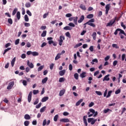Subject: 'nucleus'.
Wrapping results in <instances>:
<instances>
[{"label": "nucleus", "mask_w": 126, "mask_h": 126, "mask_svg": "<svg viewBox=\"0 0 126 126\" xmlns=\"http://www.w3.org/2000/svg\"><path fill=\"white\" fill-rule=\"evenodd\" d=\"M93 22H95V19H92L90 20L88 22L84 24V25H86V24H88V25H90V26H92V27H95L96 25H94Z\"/></svg>", "instance_id": "obj_1"}, {"label": "nucleus", "mask_w": 126, "mask_h": 126, "mask_svg": "<svg viewBox=\"0 0 126 126\" xmlns=\"http://www.w3.org/2000/svg\"><path fill=\"white\" fill-rule=\"evenodd\" d=\"M96 122H97V119H94L93 118H90L88 119V123H91V125H94V124H95Z\"/></svg>", "instance_id": "obj_2"}, {"label": "nucleus", "mask_w": 126, "mask_h": 126, "mask_svg": "<svg viewBox=\"0 0 126 126\" xmlns=\"http://www.w3.org/2000/svg\"><path fill=\"white\" fill-rule=\"evenodd\" d=\"M119 35L121 37V39H124V38H125V37L124 36V35H122V34H123V35H125V36H126V32H125V31H124L123 30L119 29Z\"/></svg>", "instance_id": "obj_3"}, {"label": "nucleus", "mask_w": 126, "mask_h": 126, "mask_svg": "<svg viewBox=\"0 0 126 126\" xmlns=\"http://www.w3.org/2000/svg\"><path fill=\"white\" fill-rule=\"evenodd\" d=\"M64 39V36H63V35H61L60 36V39L59 40V44L60 46H62V45H63V43Z\"/></svg>", "instance_id": "obj_4"}, {"label": "nucleus", "mask_w": 126, "mask_h": 126, "mask_svg": "<svg viewBox=\"0 0 126 126\" xmlns=\"http://www.w3.org/2000/svg\"><path fill=\"white\" fill-rule=\"evenodd\" d=\"M14 85V82L12 81L10 82L8 86L7 87V89H8V90H10V89H12V87H13Z\"/></svg>", "instance_id": "obj_5"}, {"label": "nucleus", "mask_w": 126, "mask_h": 126, "mask_svg": "<svg viewBox=\"0 0 126 126\" xmlns=\"http://www.w3.org/2000/svg\"><path fill=\"white\" fill-rule=\"evenodd\" d=\"M50 123H51V121H50V120H49L47 121V120L44 119L42 123V126H46H46H49V125H50Z\"/></svg>", "instance_id": "obj_6"}, {"label": "nucleus", "mask_w": 126, "mask_h": 126, "mask_svg": "<svg viewBox=\"0 0 126 126\" xmlns=\"http://www.w3.org/2000/svg\"><path fill=\"white\" fill-rule=\"evenodd\" d=\"M27 65L30 67V68H34V64L30 62L29 60L27 61Z\"/></svg>", "instance_id": "obj_7"}, {"label": "nucleus", "mask_w": 126, "mask_h": 126, "mask_svg": "<svg viewBox=\"0 0 126 126\" xmlns=\"http://www.w3.org/2000/svg\"><path fill=\"white\" fill-rule=\"evenodd\" d=\"M116 22V19L114 20H111L109 23H108L106 26L108 27L109 26H112L114 23Z\"/></svg>", "instance_id": "obj_8"}, {"label": "nucleus", "mask_w": 126, "mask_h": 126, "mask_svg": "<svg viewBox=\"0 0 126 126\" xmlns=\"http://www.w3.org/2000/svg\"><path fill=\"white\" fill-rule=\"evenodd\" d=\"M90 113H92V114H94V117H95L97 116V115H98V112L96 111L95 112V110L93 109H90L89 110Z\"/></svg>", "instance_id": "obj_9"}, {"label": "nucleus", "mask_w": 126, "mask_h": 126, "mask_svg": "<svg viewBox=\"0 0 126 126\" xmlns=\"http://www.w3.org/2000/svg\"><path fill=\"white\" fill-rule=\"evenodd\" d=\"M32 99V92H30L28 96V100L29 103H30V102H31Z\"/></svg>", "instance_id": "obj_10"}, {"label": "nucleus", "mask_w": 126, "mask_h": 126, "mask_svg": "<svg viewBox=\"0 0 126 126\" xmlns=\"http://www.w3.org/2000/svg\"><path fill=\"white\" fill-rule=\"evenodd\" d=\"M60 122L62 123H69V119L68 118H63L60 119Z\"/></svg>", "instance_id": "obj_11"}, {"label": "nucleus", "mask_w": 126, "mask_h": 126, "mask_svg": "<svg viewBox=\"0 0 126 126\" xmlns=\"http://www.w3.org/2000/svg\"><path fill=\"white\" fill-rule=\"evenodd\" d=\"M105 14H108V12H109V10H110V4H107L105 6Z\"/></svg>", "instance_id": "obj_12"}, {"label": "nucleus", "mask_w": 126, "mask_h": 126, "mask_svg": "<svg viewBox=\"0 0 126 126\" xmlns=\"http://www.w3.org/2000/svg\"><path fill=\"white\" fill-rule=\"evenodd\" d=\"M109 76L110 74L106 75L103 78V81H109V80H110V78H109Z\"/></svg>", "instance_id": "obj_13"}, {"label": "nucleus", "mask_w": 126, "mask_h": 126, "mask_svg": "<svg viewBox=\"0 0 126 126\" xmlns=\"http://www.w3.org/2000/svg\"><path fill=\"white\" fill-rule=\"evenodd\" d=\"M86 72H83L82 73L80 74V76L81 77V78H84V77H86Z\"/></svg>", "instance_id": "obj_14"}, {"label": "nucleus", "mask_w": 126, "mask_h": 126, "mask_svg": "<svg viewBox=\"0 0 126 126\" xmlns=\"http://www.w3.org/2000/svg\"><path fill=\"white\" fill-rule=\"evenodd\" d=\"M48 100H49V97L44 96L42 98L41 102H42V103H44V102H46L47 101H48Z\"/></svg>", "instance_id": "obj_15"}, {"label": "nucleus", "mask_w": 126, "mask_h": 126, "mask_svg": "<svg viewBox=\"0 0 126 126\" xmlns=\"http://www.w3.org/2000/svg\"><path fill=\"white\" fill-rule=\"evenodd\" d=\"M65 74V70H62L59 71V75L60 76H63Z\"/></svg>", "instance_id": "obj_16"}, {"label": "nucleus", "mask_w": 126, "mask_h": 126, "mask_svg": "<svg viewBox=\"0 0 126 126\" xmlns=\"http://www.w3.org/2000/svg\"><path fill=\"white\" fill-rule=\"evenodd\" d=\"M83 20H84V16L82 15L81 16V17L80 18L79 20H78V23H81V22H82V21H83Z\"/></svg>", "instance_id": "obj_17"}, {"label": "nucleus", "mask_w": 126, "mask_h": 126, "mask_svg": "<svg viewBox=\"0 0 126 126\" xmlns=\"http://www.w3.org/2000/svg\"><path fill=\"white\" fill-rule=\"evenodd\" d=\"M16 60V58L14 57L11 61V64L12 66H14V63H15V61Z\"/></svg>", "instance_id": "obj_18"}, {"label": "nucleus", "mask_w": 126, "mask_h": 126, "mask_svg": "<svg viewBox=\"0 0 126 126\" xmlns=\"http://www.w3.org/2000/svg\"><path fill=\"white\" fill-rule=\"evenodd\" d=\"M62 55V54L61 53H58L57 54V55L56 56V57L55 58V61H58V60H59V59L61 58V56Z\"/></svg>", "instance_id": "obj_19"}, {"label": "nucleus", "mask_w": 126, "mask_h": 126, "mask_svg": "<svg viewBox=\"0 0 126 126\" xmlns=\"http://www.w3.org/2000/svg\"><path fill=\"white\" fill-rule=\"evenodd\" d=\"M77 19H78V17H73V19L74 23L76 25H77Z\"/></svg>", "instance_id": "obj_20"}, {"label": "nucleus", "mask_w": 126, "mask_h": 126, "mask_svg": "<svg viewBox=\"0 0 126 126\" xmlns=\"http://www.w3.org/2000/svg\"><path fill=\"white\" fill-rule=\"evenodd\" d=\"M86 116H84L83 117V121H84V123L85 124L86 126H88V123H87V120H86Z\"/></svg>", "instance_id": "obj_21"}, {"label": "nucleus", "mask_w": 126, "mask_h": 126, "mask_svg": "<svg viewBox=\"0 0 126 126\" xmlns=\"http://www.w3.org/2000/svg\"><path fill=\"white\" fill-rule=\"evenodd\" d=\"M24 119L25 120H30V119H31V117H30V115H29V114H26L25 115Z\"/></svg>", "instance_id": "obj_22"}, {"label": "nucleus", "mask_w": 126, "mask_h": 126, "mask_svg": "<svg viewBox=\"0 0 126 126\" xmlns=\"http://www.w3.org/2000/svg\"><path fill=\"white\" fill-rule=\"evenodd\" d=\"M46 109H47V107L46 106L42 107L40 110V113H44V112L46 111Z\"/></svg>", "instance_id": "obj_23"}, {"label": "nucleus", "mask_w": 126, "mask_h": 126, "mask_svg": "<svg viewBox=\"0 0 126 126\" xmlns=\"http://www.w3.org/2000/svg\"><path fill=\"white\" fill-rule=\"evenodd\" d=\"M82 102H83V99H81L78 102H77L76 103V106H79Z\"/></svg>", "instance_id": "obj_24"}, {"label": "nucleus", "mask_w": 126, "mask_h": 126, "mask_svg": "<svg viewBox=\"0 0 126 126\" xmlns=\"http://www.w3.org/2000/svg\"><path fill=\"white\" fill-rule=\"evenodd\" d=\"M65 92V90H61L60 92L59 96H63V94H64Z\"/></svg>", "instance_id": "obj_25"}, {"label": "nucleus", "mask_w": 126, "mask_h": 126, "mask_svg": "<svg viewBox=\"0 0 126 126\" xmlns=\"http://www.w3.org/2000/svg\"><path fill=\"white\" fill-rule=\"evenodd\" d=\"M47 81H48V77H46L45 78H44L43 79H42V83L43 84H45V83H46V82H47Z\"/></svg>", "instance_id": "obj_26"}, {"label": "nucleus", "mask_w": 126, "mask_h": 126, "mask_svg": "<svg viewBox=\"0 0 126 126\" xmlns=\"http://www.w3.org/2000/svg\"><path fill=\"white\" fill-rule=\"evenodd\" d=\"M94 16V15L93 14H90L87 16V18L88 19H91V18H93Z\"/></svg>", "instance_id": "obj_27"}, {"label": "nucleus", "mask_w": 126, "mask_h": 126, "mask_svg": "<svg viewBox=\"0 0 126 126\" xmlns=\"http://www.w3.org/2000/svg\"><path fill=\"white\" fill-rule=\"evenodd\" d=\"M92 37L94 40H96V36H97V33L95 32L93 33Z\"/></svg>", "instance_id": "obj_28"}, {"label": "nucleus", "mask_w": 126, "mask_h": 126, "mask_svg": "<svg viewBox=\"0 0 126 126\" xmlns=\"http://www.w3.org/2000/svg\"><path fill=\"white\" fill-rule=\"evenodd\" d=\"M24 18H25V21H26V22H28V21H29V18L28 17V15H25Z\"/></svg>", "instance_id": "obj_29"}, {"label": "nucleus", "mask_w": 126, "mask_h": 126, "mask_svg": "<svg viewBox=\"0 0 126 126\" xmlns=\"http://www.w3.org/2000/svg\"><path fill=\"white\" fill-rule=\"evenodd\" d=\"M20 81H22V83L24 86H26L27 85V81H26V80H21Z\"/></svg>", "instance_id": "obj_30"}, {"label": "nucleus", "mask_w": 126, "mask_h": 126, "mask_svg": "<svg viewBox=\"0 0 126 126\" xmlns=\"http://www.w3.org/2000/svg\"><path fill=\"white\" fill-rule=\"evenodd\" d=\"M80 7L81 8V9H83V10H86V7H85V5L83 4H81L80 5Z\"/></svg>", "instance_id": "obj_31"}, {"label": "nucleus", "mask_w": 126, "mask_h": 126, "mask_svg": "<svg viewBox=\"0 0 126 126\" xmlns=\"http://www.w3.org/2000/svg\"><path fill=\"white\" fill-rule=\"evenodd\" d=\"M25 6L26 7H30V6H31V2H26V4H25Z\"/></svg>", "instance_id": "obj_32"}, {"label": "nucleus", "mask_w": 126, "mask_h": 126, "mask_svg": "<svg viewBox=\"0 0 126 126\" xmlns=\"http://www.w3.org/2000/svg\"><path fill=\"white\" fill-rule=\"evenodd\" d=\"M44 67L45 66L44 65L39 66L37 69L38 71H41V70H42Z\"/></svg>", "instance_id": "obj_33"}, {"label": "nucleus", "mask_w": 126, "mask_h": 126, "mask_svg": "<svg viewBox=\"0 0 126 126\" xmlns=\"http://www.w3.org/2000/svg\"><path fill=\"white\" fill-rule=\"evenodd\" d=\"M32 55L33 56H39V53L37 52H32Z\"/></svg>", "instance_id": "obj_34"}, {"label": "nucleus", "mask_w": 126, "mask_h": 126, "mask_svg": "<svg viewBox=\"0 0 126 126\" xmlns=\"http://www.w3.org/2000/svg\"><path fill=\"white\" fill-rule=\"evenodd\" d=\"M46 35H47V31H44L41 34V36L46 37Z\"/></svg>", "instance_id": "obj_35"}, {"label": "nucleus", "mask_w": 126, "mask_h": 126, "mask_svg": "<svg viewBox=\"0 0 126 126\" xmlns=\"http://www.w3.org/2000/svg\"><path fill=\"white\" fill-rule=\"evenodd\" d=\"M16 15L18 20H19L20 19V12H17Z\"/></svg>", "instance_id": "obj_36"}, {"label": "nucleus", "mask_w": 126, "mask_h": 126, "mask_svg": "<svg viewBox=\"0 0 126 126\" xmlns=\"http://www.w3.org/2000/svg\"><path fill=\"white\" fill-rule=\"evenodd\" d=\"M65 80V79L63 77L60 78L59 80V82H63Z\"/></svg>", "instance_id": "obj_37"}, {"label": "nucleus", "mask_w": 126, "mask_h": 126, "mask_svg": "<svg viewBox=\"0 0 126 126\" xmlns=\"http://www.w3.org/2000/svg\"><path fill=\"white\" fill-rule=\"evenodd\" d=\"M64 30H71V28L69 26H66L63 28Z\"/></svg>", "instance_id": "obj_38"}, {"label": "nucleus", "mask_w": 126, "mask_h": 126, "mask_svg": "<svg viewBox=\"0 0 126 126\" xmlns=\"http://www.w3.org/2000/svg\"><path fill=\"white\" fill-rule=\"evenodd\" d=\"M112 92H113L112 91H110L108 93L107 95H106V98H109V97L111 96V94H112Z\"/></svg>", "instance_id": "obj_39"}, {"label": "nucleus", "mask_w": 126, "mask_h": 126, "mask_svg": "<svg viewBox=\"0 0 126 126\" xmlns=\"http://www.w3.org/2000/svg\"><path fill=\"white\" fill-rule=\"evenodd\" d=\"M30 124V122L29 121H26L24 122V125L25 126H29Z\"/></svg>", "instance_id": "obj_40"}, {"label": "nucleus", "mask_w": 126, "mask_h": 126, "mask_svg": "<svg viewBox=\"0 0 126 126\" xmlns=\"http://www.w3.org/2000/svg\"><path fill=\"white\" fill-rule=\"evenodd\" d=\"M113 48H115V49H119V47L118 46L117 44H112Z\"/></svg>", "instance_id": "obj_41"}, {"label": "nucleus", "mask_w": 126, "mask_h": 126, "mask_svg": "<svg viewBox=\"0 0 126 126\" xmlns=\"http://www.w3.org/2000/svg\"><path fill=\"white\" fill-rule=\"evenodd\" d=\"M38 93H39V90H34L33 91V95H36V94H38Z\"/></svg>", "instance_id": "obj_42"}, {"label": "nucleus", "mask_w": 126, "mask_h": 126, "mask_svg": "<svg viewBox=\"0 0 126 126\" xmlns=\"http://www.w3.org/2000/svg\"><path fill=\"white\" fill-rule=\"evenodd\" d=\"M59 118V115H56L54 118V122H57L58 121V119Z\"/></svg>", "instance_id": "obj_43"}, {"label": "nucleus", "mask_w": 126, "mask_h": 126, "mask_svg": "<svg viewBox=\"0 0 126 126\" xmlns=\"http://www.w3.org/2000/svg\"><path fill=\"white\" fill-rule=\"evenodd\" d=\"M80 46H82V43H79L77 44H76L74 48H78V47H80Z\"/></svg>", "instance_id": "obj_44"}, {"label": "nucleus", "mask_w": 126, "mask_h": 126, "mask_svg": "<svg viewBox=\"0 0 126 126\" xmlns=\"http://www.w3.org/2000/svg\"><path fill=\"white\" fill-rule=\"evenodd\" d=\"M41 106H42V103L40 102L38 104L36 105L35 108L36 109H39L40 108Z\"/></svg>", "instance_id": "obj_45"}, {"label": "nucleus", "mask_w": 126, "mask_h": 126, "mask_svg": "<svg viewBox=\"0 0 126 126\" xmlns=\"http://www.w3.org/2000/svg\"><path fill=\"white\" fill-rule=\"evenodd\" d=\"M78 76H79V75L78 74H77V73H75L74 75V78H75L77 80V79H78Z\"/></svg>", "instance_id": "obj_46"}, {"label": "nucleus", "mask_w": 126, "mask_h": 126, "mask_svg": "<svg viewBox=\"0 0 126 126\" xmlns=\"http://www.w3.org/2000/svg\"><path fill=\"white\" fill-rule=\"evenodd\" d=\"M95 93L97 94V95H98V96H101V95H102V93L100 91H96Z\"/></svg>", "instance_id": "obj_47"}, {"label": "nucleus", "mask_w": 126, "mask_h": 126, "mask_svg": "<svg viewBox=\"0 0 126 126\" xmlns=\"http://www.w3.org/2000/svg\"><path fill=\"white\" fill-rule=\"evenodd\" d=\"M24 26H25V27H29L31 26V25L29 23H25Z\"/></svg>", "instance_id": "obj_48"}, {"label": "nucleus", "mask_w": 126, "mask_h": 126, "mask_svg": "<svg viewBox=\"0 0 126 126\" xmlns=\"http://www.w3.org/2000/svg\"><path fill=\"white\" fill-rule=\"evenodd\" d=\"M39 103V98H37L33 103V105H37Z\"/></svg>", "instance_id": "obj_49"}, {"label": "nucleus", "mask_w": 126, "mask_h": 126, "mask_svg": "<svg viewBox=\"0 0 126 126\" xmlns=\"http://www.w3.org/2000/svg\"><path fill=\"white\" fill-rule=\"evenodd\" d=\"M17 11V8H15L13 11L12 15H15V14L16 13Z\"/></svg>", "instance_id": "obj_50"}, {"label": "nucleus", "mask_w": 126, "mask_h": 126, "mask_svg": "<svg viewBox=\"0 0 126 126\" xmlns=\"http://www.w3.org/2000/svg\"><path fill=\"white\" fill-rule=\"evenodd\" d=\"M68 26H70L71 27H75V25L72 23H69Z\"/></svg>", "instance_id": "obj_51"}, {"label": "nucleus", "mask_w": 126, "mask_h": 126, "mask_svg": "<svg viewBox=\"0 0 126 126\" xmlns=\"http://www.w3.org/2000/svg\"><path fill=\"white\" fill-rule=\"evenodd\" d=\"M109 111H111V110H110V109H109V108H107V109H105L103 111V113L104 114H107V113H108V112H109Z\"/></svg>", "instance_id": "obj_52"}, {"label": "nucleus", "mask_w": 126, "mask_h": 126, "mask_svg": "<svg viewBox=\"0 0 126 126\" xmlns=\"http://www.w3.org/2000/svg\"><path fill=\"white\" fill-rule=\"evenodd\" d=\"M65 35L66 37H68V38H70V33H69V32H67L65 33Z\"/></svg>", "instance_id": "obj_53"}, {"label": "nucleus", "mask_w": 126, "mask_h": 126, "mask_svg": "<svg viewBox=\"0 0 126 126\" xmlns=\"http://www.w3.org/2000/svg\"><path fill=\"white\" fill-rule=\"evenodd\" d=\"M120 93H121V89H119L115 92V94H120Z\"/></svg>", "instance_id": "obj_54"}, {"label": "nucleus", "mask_w": 126, "mask_h": 126, "mask_svg": "<svg viewBox=\"0 0 126 126\" xmlns=\"http://www.w3.org/2000/svg\"><path fill=\"white\" fill-rule=\"evenodd\" d=\"M27 14H28V15H29V16H32V13H31V12H30V11L27 10Z\"/></svg>", "instance_id": "obj_55"}, {"label": "nucleus", "mask_w": 126, "mask_h": 126, "mask_svg": "<svg viewBox=\"0 0 126 126\" xmlns=\"http://www.w3.org/2000/svg\"><path fill=\"white\" fill-rule=\"evenodd\" d=\"M89 50L91 52H93V51H94V47L93 46H90Z\"/></svg>", "instance_id": "obj_56"}, {"label": "nucleus", "mask_w": 126, "mask_h": 126, "mask_svg": "<svg viewBox=\"0 0 126 126\" xmlns=\"http://www.w3.org/2000/svg\"><path fill=\"white\" fill-rule=\"evenodd\" d=\"M125 59H126V54H124L122 56V61H125Z\"/></svg>", "instance_id": "obj_57"}, {"label": "nucleus", "mask_w": 126, "mask_h": 126, "mask_svg": "<svg viewBox=\"0 0 126 126\" xmlns=\"http://www.w3.org/2000/svg\"><path fill=\"white\" fill-rule=\"evenodd\" d=\"M54 65H55V64L54 63H51L50 65V69L52 70L53 68H54Z\"/></svg>", "instance_id": "obj_58"}, {"label": "nucleus", "mask_w": 126, "mask_h": 126, "mask_svg": "<svg viewBox=\"0 0 126 126\" xmlns=\"http://www.w3.org/2000/svg\"><path fill=\"white\" fill-rule=\"evenodd\" d=\"M93 106H94V102H91L89 105V107H90V108H91V107H93Z\"/></svg>", "instance_id": "obj_59"}, {"label": "nucleus", "mask_w": 126, "mask_h": 126, "mask_svg": "<svg viewBox=\"0 0 126 126\" xmlns=\"http://www.w3.org/2000/svg\"><path fill=\"white\" fill-rule=\"evenodd\" d=\"M109 59H110V56H107L105 58L104 60L105 61V62H107V61H109Z\"/></svg>", "instance_id": "obj_60"}, {"label": "nucleus", "mask_w": 126, "mask_h": 126, "mask_svg": "<svg viewBox=\"0 0 126 126\" xmlns=\"http://www.w3.org/2000/svg\"><path fill=\"white\" fill-rule=\"evenodd\" d=\"M19 39H17L15 41V45H18L19 44Z\"/></svg>", "instance_id": "obj_61"}, {"label": "nucleus", "mask_w": 126, "mask_h": 126, "mask_svg": "<svg viewBox=\"0 0 126 126\" xmlns=\"http://www.w3.org/2000/svg\"><path fill=\"white\" fill-rule=\"evenodd\" d=\"M27 47L28 48H30V47H31V43H30V42H28L27 43Z\"/></svg>", "instance_id": "obj_62"}, {"label": "nucleus", "mask_w": 126, "mask_h": 126, "mask_svg": "<svg viewBox=\"0 0 126 126\" xmlns=\"http://www.w3.org/2000/svg\"><path fill=\"white\" fill-rule=\"evenodd\" d=\"M66 17H71L72 16V15L71 13H68L65 15Z\"/></svg>", "instance_id": "obj_63"}, {"label": "nucleus", "mask_w": 126, "mask_h": 126, "mask_svg": "<svg viewBox=\"0 0 126 126\" xmlns=\"http://www.w3.org/2000/svg\"><path fill=\"white\" fill-rule=\"evenodd\" d=\"M8 22L9 23V24H12V19H8Z\"/></svg>", "instance_id": "obj_64"}]
</instances>
